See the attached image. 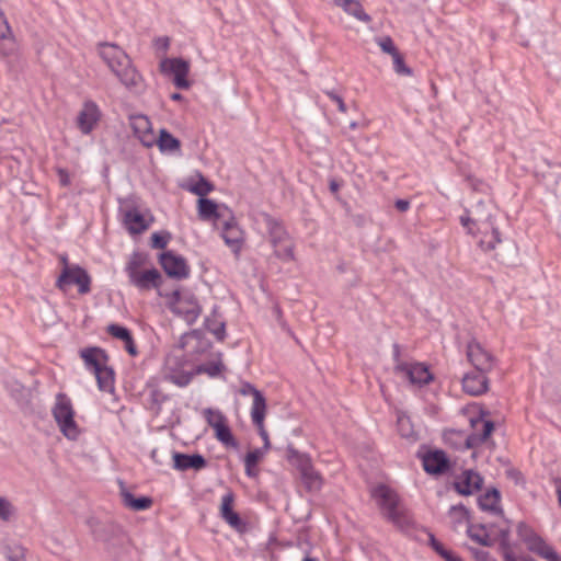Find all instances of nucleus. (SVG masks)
Listing matches in <instances>:
<instances>
[{
  "label": "nucleus",
  "instance_id": "f257e3e1",
  "mask_svg": "<svg viewBox=\"0 0 561 561\" xmlns=\"http://www.w3.org/2000/svg\"><path fill=\"white\" fill-rule=\"evenodd\" d=\"M99 53L110 70L128 91L137 94L142 92L145 88L142 76L122 48L114 44L102 43Z\"/></svg>",
  "mask_w": 561,
  "mask_h": 561
},
{
  "label": "nucleus",
  "instance_id": "f03ea898",
  "mask_svg": "<svg viewBox=\"0 0 561 561\" xmlns=\"http://www.w3.org/2000/svg\"><path fill=\"white\" fill-rule=\"evenodd\" d=\"M385 518L400 530H409L413 526L410 511L402 504L398 493L386 484H378L370 491Z\"/></svg>",
  "mask_w": 561,
  "mask_h": 561
},
{
  "label": "nucleus",
  "instance_id": "7ed1b4c3",
  "mask_svg": "<svg viewBox=\"0 0 561 561\" xmlns=\"http://www.w3.org/2000/svg\"><path fill=\"white\" fill-rule=\"evenodd\" d=\"M460 224L467 230V233L476 236L478 232L486 233L489 227L495 222V207L491 202H478L470 209H466L460 216Z\"/></svg>",
  "mask_w": 561,
  "mask_h": 561
},
{
  "label": "nucleus",
  "instance_id": "20e7f679",
  "mask_svg": "<svg viewBox=\"0 0 561 561\" xmlns=\"http://www.w3.org/2000/svg\"><path fill=\"white\" fill-rule=\"evenodd\" d=\"M51 414L60 432L68 439L75 440L79 437L80 430L75 421V410L70 398L66 393H57Z\"/></svg>",
  "mask_w": 561,
  "mask_h": 561
},
{
  "label": "nucleus",
  "instance_id": "39448f33",
  "mask_svg": "<svg viewBox=\"0 0 561 561\" xmlns=\"http://www.w3.org/2000/svg\"><path fill=\"white\" fill-rule=\"evenodd\" d=\"M519 539L525 543L528 551L537 554L546 561H561V556L553 546L548 543L533 527L519 522L516 527Z\"/></svg>",
  "mask_w": 561,
  "mask_h": 561
},
{
  "label": "nucleus",
  "instance_id": "423d86ee",
  "mask_svg": "<svg viewBox=\"0 0 561 561\" xmlns=\"http://www.w3.org/2000/svg\"><path fill=\"white\" fill-rule=\"evenodd\" d=\"M263 220L266 226L270 242L273 247H278L280 243L284 244V251L278 250V259L283 262H290L295 260V243L290 236L277 219L273 218L268 214L263 215Z\"/></svg>",
  "mask_w": 561,
  "mask_h": 561
},
{
  "label": "nucleus",
  "instance_id": "0eeeda50",
  "mask_svg": "<svg viewBox=\"0 0 561 561\" xmlns=\"http://www.w3.org/2000/svg\"><path fill=\"white\" fill-rule=\"evenodd\" d=\"M393 356L397 362L394 366L396 375L407 379L412 386L421 387L432 381L433 375L424 364L400 362V350L397 344L394 345Z\"/></svg>",
  "mask_w": 561,
  "mask_h": 561
},
{
  "label": "nucleus",
  "instance_id": "6e6552de",
  "mask_svg": "<svg viewBox=\"0 0 561 561\" xmlns=\"http://www.w3.org/2000/svg\"><path fill=\"white\" fill-rule=\"evenodd\" d=\"M62 261L65 266L57 279L56 286L60 290L66 291L69 286L77 285L79 294H88L91 290V277L87 271L78 265L69 266L66 259Z\"/></svg>",
  "mask_w": 561,
  "mask_h": 561
},
{
  "label": "nucleus",
  "instance_id": "1a4fd4ad",
  "mask_svg": "<svg viewBox=\"0 0 561 561\" xmlns=\"http://www.w3.org/2000/svg\"><path fill=\"white\" fill-rule=\"evenodd\" d=\"M162 73L173 76V83L178 89H188L190 62L182 58H164L160 62Z\"/></svg>",
  "mask_w": 561,
  "mask_h": 561
},
{
  "label": "nucleus",
  "instance_id": "9d476101",
  "mask_svg": "<svg viewBox=\"0 0 561 561\" xmlns=\"http://www.w3.org/2000/svg\"><path fill=\"white\" fill-rule=\"evenodd\" d=\"M291 453L297 458L296 465L306 489L310 492L319 491L322 488L323 479L320 472L313 468L311 459L308 456L299 454L295 450Z\"/></svg>",
  "mask_w": 561,
  "mask_h": 561
},
{
  "label": "nucleus",
  "instance_id": "9b49d317",
  "mask_svg": "<svg viewBox=\"0 0 561 561\" xmlns=\"http://www.w3.org/2000/svg\"><path fill=\"white\" fill-rule=\"evenodd\" d=\"M467 358L477 371L490 373L495 365V357L479 342L471 341L467 345Z\"/></svg>",
  "mask_w": 561,
  "mask_h": 561
},
{
  "label": "nucleus",
  "instance_id": "f8f14e48",
  "mask_svg": "<svg viewBox=\"0 0 561 561\" xmlns=\"http://www.w3.org/2000/svg\"><path fill=\"white\" fill-rule=\"evenodd\" d=\"M159 262L163 271L170 277L184 279L190 275V266L187 265L186 260L172 251H165L161 253L159 256Z\"/></svg>",
  "mask_w": 561,
  "mask_h": 561
},
{
  "label": "nucleus",
  "instance_id": "ddd939ff",
  "mask_svg": "<svg viewBox=\"0 0 561 561\" xmlns=\"http://www.w3.org/2000/svg\"><path fill=\"white\" fill-rule=\"evenodd\" d=\"M472 433L467 436L465 445L467 448H476L485 443L494 431V423L482 416L471 417Z\"/></svg>",
  "mask_w": 561,
  "mask_h": 561
},
{
  "label": "nucleus",
  "instance_id": "4468645a",
  "mask_svg": "<svg viewBox=\"0 0 561 561\" xmlns=\"http://www.w3.org/2000/svg\"><path fill=\"white\" fill-rule=\"evenodd\" d=\"M226 211L227 216L217 227L221 228V236L225 240V243L230 247L234 253H238L243 241V232L238 226L231 211L228 208H226Z\"/></svg>",
  "mask_w": 561,
  "mask_h": 561
},
{
  "label": "nucleus",
  "instance_id": "2eb2a0df",
  "mask_svg": "<svg viewBox=\"0 0 561 561\" xmlns=\"http://www.w3.org/2000/svg\"><path fill=\"white\" fill-rule=\"evenodd\" d=\"M173 310L181 314L188 323H193L201 314L202 308L193 296H182L179 291L173 293Z\"/></svg>",
  "mask_w": 561,
  "mask_h": 561
},
{
  "label": "nucleus",
  "instance_id": "dca6fc26",
  "mask_svg": "<svg viewBox=\"0 0 561 561\" xmlns=\"http://www.w3.org/2000/svg\"><path fill=\"white\" fill-rule=\"evenodd\" d=\"M473 237L478 238V247L481 251L484 253L494 252V259L503 263L506 261L504 256L495 252L496 247L502 243L500 228L496 224L491 225L486 233L478 232L476 230V236Z\"/></svg>",
  "mask_w": 561,
  "mask_h": 561
},
{
  "label": "nucleus",
  "instance_id": "f3484780",
  "mask_svg": "<svg viewBox=\"0 0 561 561\" xmlns=\"http://www.w3.org/2000/svg\"><path fill=\"white\" fill-rule=\"evenodd\" d=\"M483 478L471 469L465 470L454 482L455 490L460 495H471L481 490Z\"/></svg>",
  "mask_w": 561,
  "mask_h": 561
},
{
  "label": "nucleus",
  "instance_id": "a211bd4d",
  "mask_svg": "<svg viewBox=\"0 0 561 561\" xmlns=\"http://www.w3.org/2000/svg\"><path fill=\"white\" fill-rule=\"evenodd\" d=\"M489 373L473 371L468 373L462 377V389L470 396H481L489 389Z\"/></svg>",
  "mask_w": 561,
  "mask_h": 561
},
{
  "label": "nucleus",
  "instance_id": "6ab92c4d",
  "mask_svg": "<svg viewBox=\"0 0 561 561\" xmlns=\"http://www.w3.org/2000/svg\"><path fill=\"white\" fill-rule=\"evenodd\" d=\"M130 126L134 134L145 147H151L156 144V136L152 131L151 122L145 115H133Z\"/></svg>",
  "mask_w": 561,
  "mask_h": 561
},
{
  "label": "nucleus",
  "instance_id": "aec40b11",
  "mask_svg": "<svg viewBox=\"0 0 561 561\" xmlns=\"http://www.w3.org/2000/svg\"><path fill=\"white\" fill-rule=\"evenodd\" d=\"M535 175L548 185L558 186L561 181V164L551 163L545 159L535 165Z\"/></svg>",
  "mask_w": 561,
  "mask_h": 561
},
{
  "label": "nucleus",
  "instance_id": "412c9836",
  "mask_svg": "<svg viewBox=\"0 0 561 561\" xmlns=\"http://www.w3.org/2000/svg\"><path fill=\"white\" fill-rule=\"evenodd\" d=\"M234 494L232 491H228L221 497L220 504V517L232 528L241 530L244 526L239 514L233 511Z\"/></svg>",
  "mask_w": 561,
  "mask_h": 561
},
{
  "label": "nucleus",
  "instance_id": "4be33fe9",
  "mask_svg": "<svg viewBox=\"0 0 561 561\" xmlns=\"http://www.w3.org/2000/svg\"><path fill=\"white\" fill-rule=\"evenodd\" d=\"M161 282V274L157 268H150L147 271H139L129 278V283L140 290H150L152 288H159Z\"/></svg>",
  "mask_w": 561,
  "mask_h": 561
},
{
  "label": "nucleus",
  "instance_id": "5701e85b",
  "mask_svg": "<svg viewBox=\"0 0 561 561\" xmlns=\"http://www.w3.org/2000/svg\"><path fill=\"white\" fill-rule=\"evenodd\" d=\"M423 468L427 473L440 474L448 470L449 460L443 450L430 451L423 457Z\"/></svg>",
  "mask_w": 561,
  "mask_h": 561
},
{
  "label": "nucleus",
  "instance_id": "b1692460",
  "mask_svg": "<svg viewBox=\"0 0 561 561\" xmlns=\"http://www.w3.org/2000/svg\"><path fill=\"white\" fill-rule=\"evenodd\" d=\"M100 118V111L95 103L85 102L83 108L78 115V127L88 135L90 134Z\"/></svg>",
  "mask_w": 561,
  "mask_h": 561
},
{
  "label": "nucleus",
  "instance_id": "393cba45",
  "mask_svg": "<svg viewBox=\"0 0 561 561\" xmlns=\"http://www.w3.org/2000/svg\"><path fill=\"white\" fill-rule=\"evenodd\" d=\"M198 216L202 220H214L215 226H219L227 216L226 208L219 210L218 205L208 198L198 199Z\"/></svg>",
  "mask_w": 561,
  "mask_h": 561
},
{
  "label": "nucleus",
  "instance_id": "a878e982",
  "mask_svg": "<svg viewBox=\"0 0 561 561\" xmlns=\"http://www.w3.org/2000/svg\"><path fill=\"white\" fill-rule=\"evenodd\" d=\"M173 460L174 469L180 471H185L188 469L202 470L206 467V459L199 454L186 455L174 453Z\"/></svg>",
  "mask_w": 561,
  "mask_h": 561
},
{
  "label": "nucleus",
  "instance_id": "bb28decb",
  "mask_svg": "<svg viewBox=\"0 0 561 561\" xmlns=\"http://www.w3.org/2000/svg\"><path fill=\"white\" fill-rule=\"evenodd\" d=\"M80 354L85 367L93 373L99 370L108 362L106 352L100 347H88L82 350Z\"/></svg>",
  "mask_w": 561,
  "mask_h": 561
},
{
  "label": "nucleus",
  "instance_id": "cd10ccee",
  "mask_svg": "<svg viewBox=\"0 0 561 561\" xmlns=\"http://www.w3.org/2000/svg\"><path fill=\"white\" fill-rule=\"evenodd\" d=\"M239 393L241 396H251L253 398V403L251 407V415H259V412L267 411L266 399L263 393L256 389L252 383L244 381L241 383L239 389Z\"/></svg>",
  "mask_w": 561,
  "mask_h": 561
},
{
  "label": "nucleus",
  "instance_id": "c85d7f7f",
  "mask_svg": "<svg viewBox=\"0 0 561 561\" xmlns=\"http://www.w3.org/2000/svg\"><path fill=\"white\" fill-rule=\"evenodd\" d=\"M124 224L131 234L141 233L149 227V222L137 209H130L125 213Z\"/></svg>",
  "mask_w": 561,
  "mask_h": 561
},
{
  "label": "nucleus",
  "instance_id": "c756f323",
  "mask_svg": "<svg viewBox=\"0 0 561 561\" xmlns=\"http://www.w3.org/2000/svg\"><path fill=\"white\" fill-rule=\"evenodd\" d=\"M500 499V492L496 489H492L478 499V504L482 511L493 514H502V508L499 505Z\"/></svg>",
  "mask_w": 561,
  "mask_h": 561
},
{
  "label": "nucleus",
  "instance_id": "7c9ffc66",
  "mask_svg": "<svg viewBox=\"0 0 561 561\" xmlns=\"http://www.w3.org/2000/svg\"><path fill=\"white\" fill-rule=\"evenodd\" d=\"M337 7L343 8V10L353 15L357 20L368 23L371 19L364 11L363 5L357 0H334L333 1Z\"/></svg>",
  "mask_w": 561,
  "mask_h": 561
},
{
  "label": "nucleus",
  "instance_id": "2f4dec72",
  "mask_svg": "<svg viewBox=\"0 0 561 561\" xmlns=\"http://www.w3.org/2000/svg\"><path fill=\"white\" fill-rule=\"evenodd\" d=\"M94 376L98 381L99 389L104 392H111L114 389V370L105 364L99 370H95Z\"/></svg>",
  "mask_w": 561,
  "mask_h": 561
},
{
  "label": "nucleus",
  "instance_id": "473e14b6",
  "mask_svg": "<svg viewBox=\"0 0 561 561\" xmlns=\"http://www.w3.org/2000/svg\"><path fill=\"white\" fill-rule=\"evenodd\" d=\"M156 144L158 145L161 152H174L179 151L181 148L180 140L170 134L167 129L160 130L158 139L156 138Z\"/></svg>",
  "mask_w": 561,
  "mask_h": 561
},
{
  "label": "nucleus",
  "instance_id": "72a5a7b5",
  "mask_svg": "<svg viewBox=\"0 0 561 561\" xmlns=\"http://www.w3.org/2000/svg\"><path fill=\"white\" fill-rule=\"evenodd\" d=\"M123 504L136 512L148 510L152 505V500L148 496L135 499L134 495L127 491L122 492Z\"/></svg>",
  "mask_w": 561,
  "mask_h": 561
},
{
  "label": "nucleus",
  "instance_id": "f704fd0d",
  "mask_svg": "<svg viewBox=\"0 0 561 561\" xmlns=\"http://www.w3.org/2000/svg\"><path fill=\"white\" fill-rule=\"evenodd\" d=\"M215 431V437L227 447H237V440L234 439L228 424L227 420L221 422L220 424H215L213 427Z\"/></svg>",
  "mask_w": 561,
  "mask_h": 561
},
{
  "label": "nucleus",
  "instance_id": "c9c22d12",
  "mask_svg": "<svg viewBox=\"0 0 561 561\" xmlns=\"http://www.w3.org/2000/svg\"><path fill=\"white\" fill-rule=\"evenodd\" d=\"M448 515L455 530L468 523L469 519V511L462 504L453 505L449 508Z\"/></svg>",
  "mask_w": 561,
  "mask_h": 561
},
{
  "label": "nucleus",
  "instance_id": "e433bc0d",
  "mask_svg": "<svg viewBox=\"0 0 561 561\" xmlns=\"http://www.w3.org/2000/svg\"><path fill=\"white\" fill-rule=\"evenodd\" d=\"M468 536L477 543L483 547H490L492 540L483 525H469L467 528Z\"/></svg>",
  "mask_w": 561,
  "mask_h": 561
},
{
  "label": "nucleus",
  "instance_id": "4c0bfd02",
  "mask_svg": "<svg viewBox=\"0 0 561 561\" xmlns=\"http://www.w3.org/2000/svg\"><path fill=\"white\" fill-rule=\"evenodd\" d=\"M165 379L179 387L187 386L192 380V374L184 371H174L170 367V359L165 366Z\"/></svg>",
  "mask_w": 561,
  "mask_h": 561
},
{
  "label": "nucleus",
  "instance_id": "58836bf2",
  "mask_svg": "<svg viewBox=\"0 0 561 561\" xmlns=\"http://www.w3.org/2000/svg\"><path fill=\"white\" fill-rule=\"evenodd\" d=\"M147 259H148L147 255L142 252H134L130 255V257L126 264V267H125L128 278L134 276L136 273H138L140 271V268L142 266L146 265Z\"/></svg>",
  "mask_w": 561,
  "mask_h": 561
},
{
  "label": "nucleus",
  "instance_id": "ea45409f",
  "mask_svg": "<svg viewBox=\"0 0 561 561\" xmlns=\"http://www.w3.org/2000/svg\"><path fill=\"white\" fill-rule=\"evenodd\" d=\"M265 416H266V411H263V412H259V415H255V414L251 415V419H252L254 426L257 428L260 436L262 437V439L264 442L263 449L267 450L270 448L271 444H270V439H268V434L264 427Z\"/></svg>",
  "mask_w": 561,
  "mask_h": 561
},
{
  "label": "nucleus",
  "instance_id": "a19ab883",
  "mask_svg": "<svg viewBox=\"0 0 561 561\" xmlns=\"http://www.w3.org/2000/svg\"><path fill=\"white\" fill-rule=\"evenodd\" d=\"M187 190L194 193L195 195L201 196V198H205V196L214 190V185L210 182H208L204 176L199 175L198 181L187 186Z\"/></svg>",
  "mask_w": 561,
  "mask_h": 561
},
{
  "label": "nucleus",
  "instance_id": "79ce46f5",
  "mask_svg": "<svg viewBox=\"0 0 561 561\" xmlns=\"http://www.w3.org/2000/svg\"><path fill=\"white\" fill-rule=\"evenodd\" d=\"M430 542L432 548L446 561H462V559L453 553L451 551L447 550L435 537L434 535H430Z\"/></svg>",
  "mask_w": 561,
  "mask_h": 561
},
{
  "label": "nucleus",
  "instance_id": "37998d69",
  "mask_svg": "<svg viewBox=\"0 0 561 561\" xmlns=\"http://www.w3.org/2000/svg\"><path fill=\"white\" fill-rule=\"evenodd\" d=\"M8 561H26V549L20 543H12L5 548Z\"/></svg>",
  "mask_w": 561,
  "mask_h": 561
},
{
  "label": "nucleus",
  "instance_id": "c03bdc74",
  "mask_svg": "<svg viewBox=\"0 0 561 561\" xmlns=\"http://www.w3.org/2000/svg\"><path fill=\"white\" fill-rule=\"evenodd\" d=\"M206 329L214 334L218 341H222L226 335L225 322L217 319H206Z\"/></svg>",
  "mask_w": 561,
  "mask_h": 561
},
{
  "label": "nucleus",
  "instance_id": "a18cd8bd",
  "mask_svg": "<svg viewBox=\"0 0 561 561\" xmlns=\"http://www.w3.org/2000/svg\"><path fill=\"white\" fill-rule=\"evenodd\" d=\"M375 42L385 54L393 56L399 51L390 36H378L375 38Z\"/></svg>",
  "mask_w": 561,
  "mask_h": 561
},
{
  "label": "nucleus",
  "instance_id": "49530a36",
  "mask_svg": "<svg viewBox=\"0 0 561 561\" xmlns=\"http://www.w3.org/2000/svg\"><path fill=\"white\" fill-rule=\"evenodd\" d=\"M392 57L393 69L399 76H411L412 69L404 62L403 56L398 51Z\"/></svg>",
  "mask_w": 561,
  "mask_h": 561
},
{
  "label": "nucleus",
  "instance_id": "de8ad7c7",
  "mask_svg": "<svg viewBox=\"0 0 561 561\" xmlns=\"http://www.w3.org/2000/svg\"><path fill=\"white\" fill-rule=\"evenodd\" d=\"M204 416L206 419L207 424L213 428L215 424H220L226 421L227 417L218 410H214L211 408H207L204 410Z\"/></svg>",
  "mask_w": 561,
  "mask_h": 561
},
{
  "label": "nucleus",
  "instance_id": "09e8293b",
  "mask_svg": "<svg viewBox=\"0 0 561 561\" xmlns=\"http://www.w3.org/2000/svg\"><path fill=\"white\" fill-rule=\"evenodd\" d=\"M222 368L224 366L220 362H209L199 365L197 371L205 373L210 377H217L221 373Z\"/></svg>",
  "mask_w": 561,
  "mask_h": 561
},
{
  "label": "nucleus",
  "instance_id": "8fccbe9b",
  "mask_svg": "<svg viewBox=\"0 0 561 561\" xmlns=\"http://www.w3.org/2000/svg\"><path fill=\"white\" fill-rule=\"evenodd\" d=\"M106 332L113 337L122 340L123 342L131 334L127 328L115 323L108 324Z\"/></svg>",
  "mask_w": 561,
  "mask_h": 561
},
{
  "label": "nucleus",
  "instance_id": "3c124183",
  "mask_svg": "<svg viewBox=\"0 0 561 561\" xmlns=\"http://www.w3.org/2000/svg\"><path fill=\"white\" fill-rule=\"evenodd\" d=\"M170 239H171V234L169 232H165V233L154 232L151 236V248L164 249Z\"/></svg>",
  "mask_w": 561,
  "mask_h": 561
},
{
  "label": "nucleus",
  "instance_id": "603ef678",
  "mask_svg": "<svg viewBox=\"0 0 561 561\" xmlns=\"http://www.w3.org/2000/svg\"><path fill=\"white\" fill-rule=\"evenodd\" d=\"M265 451L263 448H256L249 451L244 458V467L256 466L257 462L264 457Z\"/></svg>",
  "mask_w": 561,
  "mask_h": 561
},
{
  "label": "nucleus",
  "instance_id": "864d4df0",
  "mask_svg": "<svg viewBox=\"0 0 561 561\" xmlns=\"http://www.w3.org/2000/svg\"><path fill=\"white\" fill-rule=\"evenodd\" d=\"M12 513V504L7 499L0 496V518L3 520H9Z\"/></svg>",
  "mask_w": 561,
  "mask_h": 561
},
{
  "label": "nucleus",
  "instance_id": "5fc2aeb1",
  "mask_svg": "<svg viewBox=\"0 0 561 561\" xmlns=\"http://www.w3.org/2000/svg\"><path fill=\"white\" fill-rule=\"evenodd\" d=\"M12 35L11 27L5 19L2 10L0 9V39H7Z\"/></svg>",
  "mask_w": 561,
  "mask_h": 561
},
{
  "label": "nucleus",
  "instance_id": "6e6d98bb",
  "mask_svg": "<svg viewBox=\"0 0 561 561\" xmlns=\"http://www.w3.org/2000/svg\"><path fill=\"white\" fill-rule=\"evenodd\" d=\"M324 93L337 105V108L341 113H346V105L340 94L334 91H324Z\"/></svg>",
  "mask_w": 561,
  "mask_h": 561
},
{
  "label": "nucleus",
  "instance_id": "4d7b16f0",
  "mask_svg": "<svg viewBox=\"0 0 561 561\" xmlns=\"http://www.w3.org/2000/svg\"><path fill=\"white\" fill-rule=\"evenodd\" d=\"M501 548L503 550V560L504 561H518L517 557L514 554L512 547L508 542L503 541L501 543Z\"/></svg>",
  "mask_w": 561,
  "mask_h": 561
},
{
  "label": "nucleus",
  "instance_id": "13d9d810",
  "mask_svg": "<svg viewBox=\"0 0 561 561\" xmlns=\"http://www.w3.org/2000/svg\"><path fill=\"white\" fill-rule=\"evenodd\" d=\"M57 175H58V180H59V183L61 186H69L71 181H70V175H69V172L66 170V169H62V168H58L57 169Z\"/></svg>",
  "mask_w": 561,
  "mask_h": 561
},
{
  "label": "nucleus",
  "instance_id": "bf43d9fd",
  "mask_svg": "<svg viewBox=\"0 0 561 561\" xmlns=\"http://www.w3.org/2000/svg\"><path fill=\"white\" fill-rule=\"evenodd\" d=\"M125 350L131 355L136 356L138 354L137 347L135 345V341L131 334L124 341Z\"/></svg>",
  "mask_w": 561,
  "mask_h": 561
},
{
  "label": "nucleus",
  "instance_id": "052dcab7",
  "mask_svg": "<svg viewBox=\"0 0 561 561\" xmlns=\"http://www.w3.org/2000/svg\"><path fill=\"white\" fill-rule=\"evenodd\" d=\"M341 187V182H339L337 180L335 179H331L329 181V188H330V192L332 194L335 195V197L337 198L339 197V190Z\"/></svg>",
  "mask_w": 561,
  "mask_h": 561
},
{
  "label": "nucleus",
  "instance_id": "680f3d73",
  "mask_svg": "<svg viewBox=\"0 0 561 561\" xmlns=\"http://www.w3.org/2000/svg\"><path fill=\"white\" fill-rule=\"evenodd\" d=\"M156 46L162 50H167L170 46L169 37H159L154 41Z\"/></svg>",
  "mask_w": 561,
  "mask_h": 561
},
{
  "label": "nucleus",
  "instance_id": "e2e57ef3",
  "mask_svg": "<svg viewBox=\"0 0 561 561\" xmlns=\"http://www.w3.org/2000/svg\"><path fill=\"white\" fill-rule=\"evenodd\" d=\"M396 208L402 213L407 211L410 208V202L407 199H398L396 202Z\"/></svg>",
  "mask_w": 561,
  "mask_h": 561
},
{
  "label": "nucleus",
  "instance_id": "0e129e2a",
  "mask_svg": "<svg viewBox=\"0 0 561 561\" xmlns=\"http://www.w3.org/2000/svg\"><path fill=\"white\" fill-rule=\"evenodd\" d=\"M245 473L248 477H256L257 476V471L255 470V466H249V467H245Z\"/></svg>",
  "mask_w": 561,
  "mask_h": 561
},
{
  "label": "nucleus",
  "instance_id": "69168bd1",
  "mask_svg": "<svg viewBox=\"0 0 561 561\" xmlns=\"http://www.w3.org/2000/svg\"><path fill=\"white\" fill-rule=\"evenodd\" d=\"M518 561H536L533 557L528 556V554H525V556H520L519 558H517Z\"/></svg>",
  "mask_w": 561,
  "mask_h": 561
},
{
  "label": "nucleus",
  "instance_id": "338daca9",
  "mask_svg": "<svg viewBox=\"0 0 561 561\" xmlns=\"http://www.w3.org/2000/svg\"><path fill=\"white\" fill-rule=\"evenodd\" d=\"M273 248H274V254L278 259V250L284 251V244L280 243L278 247H273Z\"/></svg>",
  "mask_w": 561,
  "mask_h": 561
},
{
  "label": "nucleus",
  "instance_id": "774afa93",
  "mask_svg": "<svg viewBox=\"0 0 561 561\" xmlns=\"http://www.w3.org/2000/svg\"><path fill=\"white\" fill-rule=\"evenodd\" d=\"M171 99H172V100H174V101H180V100H182V99H183V96H182V94H180V93H173V94L171 95Z\"/></svg>",
  "mask_w": 561,
  "mask_h": 561
}]
</instances>
